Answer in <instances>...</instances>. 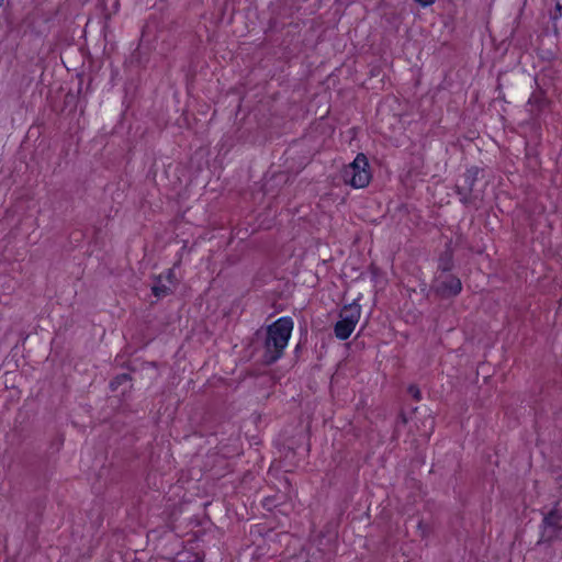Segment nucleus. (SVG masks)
Segmentation results:
<instances>
[{"mask_svg": "<svg viewBox=\"0 0 562 562\" xmlns=\"http://www.w3.org/2000/svg\"><path fill=\"white\" fill-rule=\"evenodd\" d=\"M293 330V321L289 316H282L272 324L260 327L254 333L251 346L255 352H259V362L262 366H272L282 356Z\"/></svg>", "mask_w": 562, "mask_h": 562, "instance_id": "nucleus-1", "label": "nucleus"}, {"mask_svg": "<svg viewBox=\"0 0 562 562\" xmlns=\"http://www.w3.org/2000/svg\"><path fill=\"white\" fill-rule=\"evenodd\" d=\"M342 180L356 189L364 188L371 180L369 161L364 154L360 153L355 160L342 170Z\"/></svg>", "mask_w": 562, "mask_h": 562, "instance_id": "nucleus-2", "label": "nucleus"}, {"mask_svg": "<svg viewBox=\"0 0 562 562\" xmlns=\"http://www.w3.org/2000/svg\"><path fill=\"white\" fill-rule=\"evenodd\" d=\"M562 513L555 508L544 515L541 524V535L537 544H552L562 540Z\"/></svg>", "mask_w": 562, "mask_h": 562, "instance_id": "nucleus-3", "label": "nucleus"}, {"mask_svg": "<svg viewBox=\"0 0 562 562\" xmlns=\"http://www.w3.org/2000/svg\"><path fill=\"white\" fill-rule=\"evenodd\" d=\"M480 172L481 169L476 166L467 169L463 175V183L456 186V192L463 205H470L473 202V188Z\"/></svg>", "mask_w": 562, "mask_h": 562, "instance_id": "nucleus-4", "label": "nucleus"}, {"mask_svg": "<svg viewBox=\"0 0 562 562\" xmlns=\"http://www.w3.org/2000/svg\"><path fill=\"white\" fill-rule=\"evenodd\" d=\"M462 290L461 280L452 274L446 276L445 278H437L432 285V291L440 299H449L457 296Z\"/></svg>", "mask_w": 562, "mask_h": 562, "instance_id": "nucleus-5", "label": "nucleus"}, {"mask_svg": "<svg viewBox=\"0 0 562 562\" xmlns=\"http://www.w3.org/2000/svg\"><path fill=\"white\" fill-rule=\"evenodd\" d=\"M546 93L541 89L535 90L528 99L527 105L531 116H537L547 105Z\"/></svg>", "mask_w": 562, "mask_h": 562, "instance_id": "nucleus-6", "label": "nucleus"}, {"mask_svg": "<svg viewBox=\"0 0 562 562\" xmlns=\"http://www.w3.org/2000/svg\"><path fill=\"white\" fill-rule=\"evenodd\" d=\"M356 324L351 323V319L341 318L335 324L334 333L335 336L340 340H346L350 337Z\"/></svg>", "mask_w": 562, "mask_h": 562, "instance_id": "nucleus-7", "label": "nucleus"}, {"mask_svg": "<svg viewBox=\"0 0 562 562\" xmlns=\"http://www.w3.org/2000/svg\"><path fill=\"white\" fill-rule=\"evenodd\" d=\"M453 268V251L450 245H447L445 251L441 252L438 259V270L449 272Z\"/></svg>", "mask_w": 562, "mask_h": 562, "instance_id": "nucleus-8", "label": "nucleus"}, {"mask_svg": "<svg viewBox=\"0 0 562 562\" xmlns=\"http://www.w3.org/2000/svg\"><path fill=\"white\" fill-rule=\"evenodd\" d=\"M360 313H361L360 305L357 304L356 302H353L349 305L344 306V308L340 312V317L347 318V321L351 319V323L357 325V323L359 322V318H360Z\"/></svg>", "mask_w": 562, "mask_h": 562, "instance_id": "nucleus-9", "label": "nucleus"}, {"mask_svg": "<svg viewBox=\"0 0 562 562\" xmlns=\"http://www.w3.org/2000/svg\"><path fill=\"white\" fill-rule=\"evenodd\" d=\"M132 380V376L131 374L128 373H121V374H117L116 376H114L111 382H110V389L112 391H117V389L126 383V382H130Z\"/></svg>", "mask_w": 562, "mask_h": 562, "instance_id": "nucleus-10", "label": "nucleus"}, {"mask_svg": "<svg viewBox=\"0 0 562 562\" xmlns=\"http://www.w3.org/2000/svg\"><path fill=\"white\" fill-rule=\"evenodd\" d=\"M151 291H153L154 295L157 297L166 296L171 292L170 289L168 286H166L165 284L154 285Z\"/></svg>", "mask_w": 562, "mask_h": 562, "instance_id": "nucleus-11", "label": "nucleus"}, {"mask_svg": "<svg viewBox=\"0 0 562 562\" xmlns=\"http://www.w3.org/2000/svg\"><path fill=\"white\" fill-rule=\"evenodd\" d=\"M407 392L415 401L419 402L422 400V392L417 385L411 384L407 389Z\"/></svg>", "mask_w": 562, "mask_h": 562, "instance_id": "nucleus-12", "label": "nucleus"}, {"mask_svg": "<svg viewBox=\"0 0 562 562\" xmlns=\"http://www.w3.org/2000/svg\"><path fill=\"white\" fill-rule=\"evenodd\" d=\"M561 11H562V5L558 7V4L554 3V10L550 11V13H549L550 20L555 22L558 19H560L561 18Z\"/></svg>", "mask_w": 562, "mask_h": 562, "instance_id": "nucleus-13", "label": "nucleus"}, {"mask_svg": "<svg viewBox=\"0 0 562 562\" xmlns=\"http://www.w3.org/2000/svg\"><path fill=\"white\" fill-rule=\"evenodd\" d=\"M417 3H419L422 7H428L431 5L436 0H415Z\"/></svg>", "mask_w": 562, "mask_h": 562, "instance_id": "nucleus-14", "label": "nucleus"}, {"mask_svg": "<svg viewBox=\"0 0 562 562\" xmlns=\"http://www.w3.org/2000/svg\"><path fill=\"white\" fill-rule=\"evenodd\" d=\"M301 350V345L299 344L296 347H295V353L297 355Z\"/></svg>", "mask_w": 562, "mask_h": 562, "instance_id": "nucleus-15", "label": "nucleus"}, {"mask_svg": "<svg viewBox=\"0 0 562 562\" xmlns=\"http://www.w3.org/2000/svg\"><path fill=\"white\" fill-rule=\"evenodd\" d=\"M553 1H554V3L558 4V7L562 5V0H553Z\"/></svg>", "mask_w": 562, "mask_h": 562, "instance_id": "nucleus-16", "label": "nucleus"}, {"mask_svg": "<svg viewBox=\"0 0 562 562\" xmlns=\"http://www.w3.org/2000/svg\"><path fill=\"white\" fill-rule=\"evenodd\" d=\"M401 418H402L403 423H406V417L404 414H401Z\"/></svg>", "mask_w": 562, "mask_h": 562, "instance_id": "nucleus-17", "label": "nucleus"}, {"mask_svg": "<svg viewBox=\"0 0 562 562\" xmlns=\"http://www.w3.org/2000/svg\"><path fill=\"white\" fill-rule=\"evenodd\" d=\"M3 0H0V7H2Z\"/></svg>", "mask_w": 562, "mask_h": 562, "instance_id": "nucleus-18", "label": "nucleus"}]
</instances>
